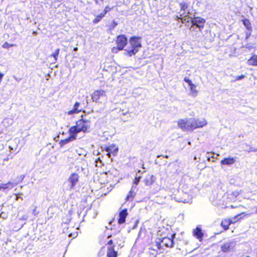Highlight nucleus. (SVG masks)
Masks as SVG:
<instances>
[{
    "mask_svg": "<svg viewBox=\"0 0 257 257\" xmlns=\"http://www.w3.org/2000/svg\"><path fill=\"white\" fill-rule=\"evenodd\" d=\"M90 121L81 118L76 121L75 126H71L69 130V133L73 134L77 138V134L80 132L84 133L88 132L90 126Z\"/></svg>",
    "mask_w": 257,
    "mask_h": 257,
    "instance_id": "f257e3e1",
    "label": "nucleus"
},
{
    "mask_svg": "<svg viewBox=\"0 0 257 257\" xmlns=\"http://www.w3.org/2000/svg\"><path fill=\"white\" fill-rule=\"evenodd\" d=\"M194 118H185L178 121L179 127L183 131L193 130Z\"/></svg>",
    "mask_w": 257,
    "mask_h": 257,
    "instance_id": "f03ea898",
    "label": "nucleus"
},
{
    "mask_svg": "<svg viewBox=\"0 0 257 257\" xmlns=\"http://www.w3.org/2000/svg\"><path fill=\"white\" fill-rule=\"evenodd\" d=\"M130 42L132 46L131 50H127V53L130 56H132L137 53L139 49L142 47L139 39L136 37H132L130 40Z\"/></svg>",
    "mask_w": 257,
    "mask_h": 257,
    "instance_id": "7ed1b4c3",
    "label": "nucleus"
},
{
    "mask_svg": "<svg viewBox=\"0 0 257 257\" xmlns=\"http://www.w3.org/2000/svg\"><path fill=\"white\" fill-rule=\"evenodd\" d=\"M79 176L77 173H72L68 179L67 182L64 183L66 186V189L71 190L78 183Z\"/></svg>",
    "mask_w": 257,
    "mask_h": 257,
    "instance_id": "20e7f679",
    "label": "nucleus"
},
{
    "mask_svg": "<svg viewBox=\"0 0 257 257\" xmlns=\"http://www.w3.org/2000/svg\"><path fill=\"white\" fill-rule=\"evenodd\" d=\"M92 100L96 102H101L106 99V92L103 90L94 91L91 95Z\"/></svg>",
    "mask_w": 257,
    "mask_h": 257,
    "instance_id": "39448f33",
    "label": "nucleus"
},
{
    "mask_svg": "<svg viewBox=\"0 0 257 257\" xmlns=\"http://www.w3.org/2000/svg\"><path fill=\"white\" fill-rule=\"evenodd\" d=\"M205 21L204 19L200 18H194L192 20V25L191 29L197 31L196 29H198V31H201V29L204 27V24Z\"/></svg>",
    "mask_w": 257,
    "mask_h": 257,
    "instance_id": "423d86ee",
    "label": "nucleus"
},
{
    "mask_svg": "<svg viewBox=\"0 0 257 257\" xmlns=\"http://www.w3.org/2000/svg\"><path fill=\"white\" fill-rule=\"evenodd\" d=\"M236 245V241L231 239L224 242L221 246V249L224 252H227L231 251Z\"/></svg>",
    "mask_w": 257,
    "mask_h": 257,
    "instance_id": "0eeeda50",
    "label": "nucleus"
},
{
    "mask_svg": "<svg viewBox=\"0 0 257 257\" xmlns=\"http://www.w3.org/2000/svg\"><path fill=\"white\" fill-rule=\"evenodd\" d=\"M116 42L118 50H121L126 45L127 40L125 35H119L116 38Z\"/></svg>",
    "mask_w": 257,
    "mask_h": 257,
    "instance_id": "6e6552de",
    "label": "nucleus"
},
{
    "mask_svg": "<svg viewBox=\"0 0 257 257\" xmlns=\"http://www.w3.org/2000/svg\"><path fill=\"white\" fill-rule=\"evenodd\" d=\"M17 184V183L12 182H9L6 184L0 183V190H3L4 192L7 193L8 191L12 189Z\"/></svg>",
    "mask_w": 257,
    "mask_h": 257,
    "instance_id": "1a4fd4ad",
    "label": "nucleus"
},
{
    "mask_svg": "<svg viewBox=\"0 0 257 257\" xmlns=\"http://www.w3.org/2000/svg\"><path fill=\"white\" fill-rule=\"evenodd\" d=\"M240 215L235 216L232 219L224 220L221 222V225L224 228L225 230L228 229V226L231 223H233L239 220L240 218H239Z\"/></svg>",
    "mask_w": 257,
    "mask_h": 257,
    "instance_id": "9d476101",
    "label": "nucleus"
},
{
    "mask_svg": "<svg viewBox=\"0 0 257 257\" xmlns=\"http://www.w3.org/2000/svg\"><path fill=\"white\" fill-rule=\"evenodd\" d=\"M174 199L176 201L178 202H183L184 203H189L191 200V197L187 193H183L182 197H179V196H175Z\"/></svg>",
    "mask_w": 257,
    "mask_h": 257,
    "instance_id": "9b49d317",
    "label": "nucleus"
},
{
    "mask_svg": "<svg viewBox=\"0 0 257 257\" xmlns=\"http://www.w3.org/2000/svg\"><path fill=\"white\" fill-rule=\"evenodd\" d=\"M118 147L114 144H111L108 147H106L105 149V151L107 152V155L109 158L110 157V154L115 155L118 152Z\"/></svg>",
    "mask_w": 257,
    "mask_h": 257,
    "instance_id": "f8f14e48",
    "label": "nucleus"
},
{
    "mask_svg": "<svg viewBox=\"0 0 257 257\" xmlns=\"http://www.w3.org/2000/svg\"><path fill=\"white\" fill-rule=\"evenodd\" d=\"M80 104L79 102H76L72 110L68 111V112H66V114H67L68 115H72L74 114H77L80 111H82V108L80 107Z\"/></svg>",
    "mask_w": 257,
    "mask_h": 257,
    "instance_id": "ddd939ff",
    "label": "nucleus"
},
{
    "mask_svg": "<svg viewBox=\"0 0 257 257\" xmlns=\"http://www.w3.org/2000/svg\"><path fill=\"white\" fill-rule=\"evenodd\" d=\"M195 122L193 124V130L198 128L202 127L207 124V121L204 118L197 119L194 118Z\"/></svg>",
    "mask_w": 257,
    "mask_h": 257,
    "instance_id": "4468645a",
    "label": "nucleus"
},
{
    "mask_svg": "<svg viewBox=\"0 0 257 257\" xmlns=\"http://www.w3.org/2000/svg\"><path fill=\"white\" fill-rule=\"evenodd\" d=\"M193 234L199 241H202L203 239V233L200 227L197 226L196 229H194Z\"/></svg>",
    "mask_w": 257,
    "mask_h": 257,
    "instance_id": "2eb2a0df",
    "label": "nucleus"
},
{
    "mask_svg": "<svg viewBox=\"0 0 257 257\" xmlns=\"http://www.w3.org/2000/svg\"><path fill=\"white\" fill-rule=\"evenodd\" d=\"M161 244L168 247H172L174 244L173 240L169 237H164L161 241Z\"/></svg>",
    "mask_w": 257,
    "mask_h": 257,
    "instance_id": "dca6fc26",
    "label": "nucleus"
},
{
    "mask_svg": "<svg viewBox=\"0 0 257 257\" xmlns=\"http://www.w3.org/2000/svg\"><path fill=\"white\" fill-rule=\"evenodd\" d=\"M127 215V212L126 209H123L121 210L119 214V219L118 223L119 224L123 223L125 221L126 217Z\"/></svg>",
    "mask_w": 257,
    "mask_h": 257,
    "instance_id": "f3484780",
    "label": "nucleus"
},
{
    "mask_svg": "<svg viewBox=\"0 0 257 257\" xmlns=\"http://www.w3.org/2000/svg\"><path fill=\"white\" fill-rule=\"evenodd\" d=\"M69 134L70 136L68 138L60 141V145L61 147H62L69 142L77 139V138L73 134L69 133Z\"/></svg>",
    "mask_w": 257,
    "mask_h": 257,
    "instance_id": "a211bd4d",
    "label": "nucleus"
},
{
    "mask_svg": "<svg viewBox=\"0 0 257 257\" xmlns=\"http://www.w3.org/2000/svg\"><path fill=\"white\" fill-rule=\"evenodd\" d=\"M155 180L156 178L153 175H148L144 180V182L146 186H150L154 183Z\"/></svg>",
    "mask_w": 257,
    "mask_h": 257,
    "instance_id": "6ab92c4d",
    "label": "nucleus"
},
{
    "mask_svg": "<svg viewBox=\"0 0 257 257\" xmlns=\"http://www.w3.org/2000/svg\"><path fill=\"white\" fill-rule=\"evenodd\" d=\"M117 252L114 250L113 246H108L107 252V257H117Z\"/></svg>",
    "mask_w": 257,
    "mask_h": 257,
    "instance_id": "aec40b11",
    "label": "nucleus"
},
{
    "mask_svg": "<svg viewBox=\"0 0 257 257\" xmlns=\"http://www.w3.org/2000/svg\"><path fill=\"white\" fill-rule=\"evenodd\" d=\"M235 162V159L233 158H225L221 160V164L222 165H230Z\"/></svg>",
    "mask_w": 257,
    "mask_h": 257,
    "instance_id": "412c9836",
    "label": "nucleus"
},
{
    "mask_svg": "<svg viewBox=\"0 0 257 257\" xmlns=\"http://www.w3.org/2000/svg\"><path fill=\"white\" fill-rule=\"evenodd\" d=\"M189 86L190 90V94L193 97H196L198 94V91L196 90V85L193 83Z\"/></svg>",
    "mask_w": 257,
    "mask_h": 257,
    "instance_id": "4be33fe9",
    "label": "nucleus"
},
{
    "mask_svg": "<svg viewBox=\"0 0 257 257\" xmlns=\"http://www.w3.org/2000/svg\"><path fill=\"white\" fill-rule=\"evenodd\" d=\"M178 19L181 20L182 23H189L190 21L192 22V20L193 18L190 17L187 15L183 17V14H180V17H178Z\"/></svg>",
    "mask_w": 257,
    "mask_h": 257,
    "instance_id": "5701e85b",
    "label": "nucleus"
},
{
    "mask_svg": "<svg viewBox=\"0 0 257 257\" xmlns=\"http://www.w3.org/2000/svg\"><path fill=\"white\" fill-rule=\"evenodd\" d=\"M248 64L249 65L257 66V56L253 55L248 60Z\"/></svg>",
    "mask_w": 257,
    "mask_h": 257,
    "instance_id": "b1692460",
    "label": "nucleus"
},
{
    "mask_svg": "<svg viewBox=\"0 0 257 257\" xmlns=\"http://www.w3.org/2000/svg\"><path fill=\"white\" fill-rule=\"evenodd\" d=\"M105 15L102 12L99 15L97 16L93 21V23L97 24L104 17Z\"/></svg>",
    "mask_w": 257,
    "mask_h": 257,
    "instance_id": "393cba45",
    "label": "nucleus"
},
{
    "mask_svg": "<svg viewBox=\"0 0 257 257\" xmlns=\"http://www.w3.org/2000/svg\"><path fill=\"white\" fill-rule=\"evenodd\" d=\"M242 22L243 25L247 30H249L251 29V24L248 19H244Z\"/></svg>",
    "mask_w": 257,
    "mask_h": 257,
    "instance_id": "a878e982",
    "label": "nucleus"
},
{
    "mask_svg": "<svg viewBox=\"0 0 257 257\" xmlns=\"http://www.w3.org/2000/svg\"><path fill=\"white\" fill-rule=\"evenodd\" d=\"M239 193L238 191H233L231 193L228 194V197L234 200L239 195Z\"/></svg>",
    "mask_w": 257,
    "mask_h": 257,
    "instance_id": "bb28decb",
    "label": "nucleus"
},
{
    "mask_svg": "<svg viewBox=\"0 0 257 257\" xmlns=\"http://www.w3.org/2000/svg\"><path fill=\"white\" fill-rule=\"evenodd\" d=\"M134 192L133 190V188H132V189L130 190V191L129 192V193L126 197V200H130V201L132 200L134 198Z\"/></svg>",
    "mask_w": 257,
    "mask_h": 257,
    "instance_id": "cd10ccee",
    "label": "nucleus"
},
{
    "mask_svg": "<svg viewBox=\"0 0 257 257\" xmlns=\"http://www.w3.org/2000/svg\"><path fill=\"white\" fill-rule=\"evenodd\" d=\"M59 51H60V49H57L55 50V52L54 53L50 55V56L54 57L55 61H56L57 60V57L59 54Z\"/></svg>",
    "mask_w": 257,
    "mask_h": 257,
    "instance_id": "c85d7f7f",
    "label": "nucleus"
},
{
    "mask_svg": "<svg viewBox=\"0 0 257 257\" xmlns=\"http://www.w3.org/2000/svg\"><path fill=\"white\" fill-rule=\"evenodd\" d=\"M117 25V23L113 20L112 23L109 25V28L110 30L114 29Z\"/></svg>",
    "mask_w": 257,
    "mask_h": 257,
    "instance_id": "c756f323",
    "label": "nucleus"
},
{
    "mask_svg": "<svg viewBox=\"0 0 257 257\" xmlns=\"http://www.w3.org/2000/svg\"><path fill=\"white\" fill-rule=\"evenodd\" d=\"M214 153H207L206 155V157L207 158V159L210 161V158L211 157L213 159H217L216 157H214Z\"/></svg>",
    "mask_w": 257,
    "mask_h": 257,
    "instance_id": "7c9ffc66",
    "label": "nucleus"
},
{
    "mask_svg": "<svg viewBox=\"0 0 257 257\" xmlns=\"http://www.w3.org/2000/svg\"><path fill=\"white\" fill-rule=\"evenodd\" d=\"M140 178H141V177H136L134 181H133V188L134 187V185H136V186L137 185H138L139 182H140Z\"/></svg>",
    "mask_w": 257,
    "mask_h": 257,
    "instance_id": "2f4dec72",
    "label": "nucleus"
},
{
    "mask_svg": "<svg viewBox=\"0 0 257 257\" xmlns=\"http://www.w3.org/2000/svg\"><path fill=\"white\" fill-rule=\"evenodd\" d=\"M15 45L14 44H9L8 43V42H5L3 45V47L4 48H6V49H8L10 47H14L15 46Z\"/></svg>",
    "mask_w": 257,
    "mask_h": 257,
    "instance_id": "473e14b6",
    "label": "nucleus"
},
{
    "mask_svg": "<svg viewBox=\"0 0 257 257\" xmlns=\"http://www.w3.org/2000/svg\"><path fill=\"white\" fill-rule=\"evenodd\" d=\"M181 11H185L187 8L188 5L185 3H182L180 4Z\"/></svg>",
    "mask_w": 257,
    "mask_h": 257,
    "instance_id": "72a5a7b5",
    "label": "nucleus"
},
{
    "mask_svg": "<svg viewBox=\"0 0 257 257\" xmlns=\"http://www.w3.org/2000/svg\"><path fill=\"white\" fill-rule=\"evenodd\" d=\"M245 76L244 75H242L241 76H235V80H231V82H235V81L241 80V79H243L244 78H245Z\"/></svg>",
    "mask_w": 257,
    "mask_h": 257,
    "instance_id": "f704fd0d",
    "label": "nucleus"
},
{
    "mask_svg": "<svg viewBox=\"0 0 257 257\" xmlns=\"http://www.w3.org/2000/svg\"><path fill=\"white\" fill-rule=\"evenodd\" d=\"M96 166L97 167H101L102 166V161L100 160L99 158L97 159L95 161Z\"/></svg>",
    "mask_w": 257,
    "mask_h": 257,
    "instance_id": "c9c22d12",
    "label": "nucleus"
},
{
    "mask_svg": "<svg viewBox=\"0 0 257 257\" xmlns=\"http://www.w3.org/2000/svg\"><path fill=\"white\" fill-rule=\"evenodd\" d=\"M245 48H247L249 50H251L254 48V46L252 44H246L245 46H244Z\"/></svg>",
    "mask_w": 257,
    "mask_h": 257,
    "instance_id": "e433bc0d",
    "label": "nucleus"
},
{
    "mask_svg": "<svg viewBox=\"0 0 257 257\" xmlns=\"http://www.w3.org/2000/svg\"><path fill=\"white\" fill-rule=\"evenodd\" d=\"M184 81L188 84L189 86L193 84L192 81L187 77L184 78Z\"/></svg>",
    "mask_w": 257,
    "mask_h": 257,
    "instance_id": "4c0bfd02",
    "label": "nucleus"
},
{
    "mask_svg": "<svg viewBox=\"0 0 257 257\" xmlns=\"http://www.w3.org/2000/svg\"><path fill=\"white\" fill-rule=\"evenodd\" d=\"M111 8H109V7L107 6V7H105V8L104 9V11H103V13L105 15H106V14L107 12H108L110 11H111Z\"/></svg>",
    "mask_w": 257,
    "mask_h": 257,
    "instance_id": "58836bf2",
    "label": "nucleus"
},
{
    "mask_svg": "<svg viewBox=\"0 0 257 257\" xmlns=\"http://www.w3.org/2000/svg\"><path fill=\"white\" fill-rule=\"evenodd\" d=\"M257 149L254 148H250L249 150L248 151V152H256Z\"/></svg>",
    "mask_w": 257,
    "mask_h": 257,
    "instance_id": "ea45409f",
    "label": "nucleus"
},
{
    "mask_svg": "<svg viewBox=\"0 0 257 257\" xmlns=\"http://www.w3.org/2000/svg\"><path fill=\"white\" fill-rule=\"evenodd\" d=\"M95 1V3L97 4V5H100L101 4L100 3V2H101V3H103V0H94Z\"/></svg>",
    "mask_w": 257,
    "mask_h": 257,
    "instance_id": "a19ab883",
    "label": "nucleus"
},
{
    "mask_svg": "<svg viewBox=\"0 0 257 257\" xmlns=\"http://www.w3.org/2000/svg\"><path fill=\"white\" fill-rule=\"evenodd\" d=\"M118 50V47H117V48H115V47H113L112 48V52H115V53H116L117 52V50Z\"/></svg>",
    "mask_w": 257,
    "mask_h": 257,
    "instance_id": "79ce46f5",
    "label": "nucleus"
},
{
    "mask_svg": "<svg viewBox=\"0 0 257 257\" xmlns=\"http://www.w3.org/2000/svg\"><path fill=\"white\" fill-rule=\"evenodd\" d=\"M160 157H164L165 158H169L168 156H167V155H166V156L160 155V156H158V157H157L158 158H159Z\"/></svg>",
    "mask_w": 257,
    "mask_h": 257,
    "instance_id": "37998d69",
    "label": "nucleus"
},
{
    "mask_svg": "<svg viewBox=\"0 0 257 257\" xmlns=\"http://www.w3.org/2000/svg\"><path fill=\"white\" fill-rule=\"evenodd\" d=\"M76 236H77V234H76V235H73V234H72V233H70V234L69 235V237H74H74H76Z\"/></svg>",
    "mask_w": 257,
    "mask_h": 257,
    "instance_id": "c03bdc74",
    "label": "nucleus"
},
{
    "mask_svg": "<svg viewBox=\"0 0 257 257\" xmlns=\"http://www.w3.org/2000/svg\"><path fill=\"white\" fill-rule=\"evenodd\" d=\"M112 243H113V241H112V240H110L108 242V245H111Z\"/></svg>",
    "mask_w": 257,
    "mask_h": 257,
    "instance_id": "a18cd8bd",
    "label": "nucleus"
},
{
    "mask_svg": "<svg viewBox=\"0 0 257 257\" xmlns=\"http://www.w3.org/2000/svg\"><path fill=\"white\" fill-rule=\"evenodd\" d=\"M77 50H78V48L76 47L74 48V51H77Z\"/></svg>",
    "mask_w": 257,
    "mask_h": 257,
    "instance_id": "49530a36",
    "label": "nucleus"
},
{
    "mask_svg": "<svg viewBox=\"0 0 257 257\" xmlns=\"http://www.w3.org/2000/svg\"><path fill=\"white\" fill-rule=\"evenodd\" d=\"M14 78L17 80V81H20V79H17L16 77H14Z\"/></svg>",
    "mask_w": 257,
    "mask_h": 257,
    "instance_id": "de8ad7c7",
    "label": "nucleus"
},
{
    "mask_svg": "<svg viewBox=\"0 0 257 257\" xmlns=\"http://www.w3.org/2000/svg\"><path fill=\"white\" fill-rule=\"evenodd\" d=\"M161 244L160 243H158V248H160V246H161Z\"/></svg>",
    "mask_w": 257,
    "mask_h": 257,
    "instance_id": "09e8293b",
    "label": "nucleus"
},
{
    "mask_svg": "<svg viewBox=\"0 0 257 257\" xmlns=\"http://www.w3.org/2000/svg\"><path fill=\"white\" fill-rule=\"evenodd\" d=\"M35 211H36V209H35L34 210H33V213L35 215L36 213H35Z\"/></svg>",
    "mask_w": 257,
    "mask_h": 257,
    "instance_id": "8fccbe9b",
    "label": "nucleus"
},
{
    "mask_svg": "<svg viewBox=\"0 0 257 257\" xmlns=\"http://www.w3.org/2000/svg\"><path fill=\"white\" fill-rule=\"evenodd\" d=\"M18 199H19V197H18V196H17L16 200H17Z\"/></svg>",
    "mask_w": 257,
    "mask_h": 257,
    "instance_id": "3c124183",
    "label": "nucleus"
},
{
    "mask_svg": "<svg viewBox=\"0 0 257 257\" xmlns=\"http://www.w3.org/2000/svg\"><path fill=\"white\" fill-rule=\"evenodd\" d=\"M136 225L135 226H134L133 228V229H135V227H136Z\"/></svg>",
    "mask_w": 257,
    "mask_h": 257,
    "instance_id": "603ef678",
    "label": "nucleus"
},
{
    "mask_svg": "<svg viewBox=\"0 0 257 257\" xmlns=\"http://www.w3.org/2000/svg\"><path fill=\"white\" fill-rule=\"evenodd\" d=\"M126 113H127V112H126V113H123V115H125Z\"/></svg>",
    "mask_w": 257,
    "mask_h": 257,
    "instance_id": "864d4df0",
    "label": "nucleus"
},
{
    "mask_svg": "<svg viewBox=\"0 0 257 257\" xmlns=\"http://www.w3.org/2000/svg\"><path fill=\"white\" fill-rule=\"evenodd\" d=\"M231 208H233L234 207H233L232 205H231Z\"/></svg>",
    "mask_w": 257,
    "mask_h": 257,
    "instance_id": "5fc2aeb1",
    "label": "nucleus"
},
{
    "mask_svg": "<svg viewBox=\"0 0 257 257\" xmlns=\"http://www.w3.org/2000/svg\"><path fill=\"white\" fill-rule=\"evenodd\" d=\"M256 213H257V208H256Z\"/></svg>",
    "mask_w": 257,
    "mask_h": 257,
    "instance_id": "6e6d98bb",
    "label": "nucleus"
}]
</instances>
